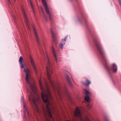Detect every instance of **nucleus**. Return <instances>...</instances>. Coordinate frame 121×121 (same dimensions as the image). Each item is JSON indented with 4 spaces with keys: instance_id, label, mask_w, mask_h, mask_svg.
Returning <instances> with one entry per match:
<instances>
[{
    "instance_id": "f257e3e1",
    "label": "nucleus",
    "mask_w": 121,
    "mask_h": 121,
    "mask_svg": "<svg viewBox=\"0 0 121 121\" xmlns=\"http://www.w3.org/2000/svg\"><path fill=\"white\" fill-rule=\"evenodd\" d=\"M50 61H48V66L46 68L48 78L51 86L56 93L57 99L59 98L61 100L63 94H65L67 96H68L69 93L65 85H61L58 82H55L52 80L51 77V74L52 73V71Z\"/></svg>"
},
{
    "instance_id": "f03ea898",
    "label": "nucleus",
    "mask_w": 121,
    "mask_h": 121,
    "mask_svg": "<svg viewBox=\"0 0 121 121\" xmlns=\"http://www.w3.org/2000/svg\"><path fill=\"white\" fill-rule=\"evenodd\" d=\"M39 87L41 90V96L43 102L46 104V110L50 117L53 119L50 107H52L51 104L49 102V99L51 98V93L49 91L48 86L46 82H45V87H44L42 85L41 80L39 81Z\"/></svg>"
},
{
    "instance_id": "7ed1b4c3",
    "label": "nucleus",
    "mask_w": 121,
    "mask_h": 121,
    "mask_svg": "<svg viewBox=\"0 0 121 121\" xmlns=\"http://www.w3.org/2000/svg\"><path fill=\"white\" fill-rule=\"evenodd\" d=\"M24 71L26 73V82L29 85L30 90V95H28L29 100L30 102H33L35 110L38 112H39V110L36 102V101H38V98H35V96H34V98H31V96H32L33 93L34 94L35 93L34 90L36 89L35 85L34 83H31L30 82L29 79L28 74L27 70L26 69H24Z\"/></svg>"
},
{
    "instance_id": "20e7f679",
    "label": "nucleus",
    "mask_w": 121,
    "mask_h": 121,
    "mask_svg": "<svg viewBox=\"0 0 121 121\" xmlns=\"http://www.w3.org/2000/svg\"><path fill=\"white\" fill-rule=\"evenodd\" d=\"M105 69L107 71L109 74L111 75L113 72L116 73L117 71V67L115 63H113L111 65V67L107 61H103L102 62Z\"/></svg>"
},
{
    "instance_id": "39448f33",
    "label": "nucleus",
    "mask_w": 121,
    "mask_h": 121,
    "mask_svg": "<svg viewBox=\"0 0 121 121\" xmlns=\"http://www.w3.org/2000/svg\"><path fill=\"white\" fill-rule=\"evenodd\" d=\"M80 108L77 107L74 113V115L75 117L78 119L80 121H90L88 117L86 116H85L84 118L82 116L81 113Z\"/></svg>"
},
{
    "instance_id": "423d86ee",
    "label": "nucleus",
    "mask_w": 121,
    "mask_h": 121,
    "mask_svg": "<svg viewBox=\"0 0 121 121\" xmlns=\"http://www.w3.org/2000/svg\"><path fill=\"white\" fill-rule=\"evenodd\" d=\"M94 43L100 55L103 58L105 53L102 46L100 43L98 39L96 38H94Z\"/></svg>"
},
{
    "instance_id": "0eeeda50",
    "label": "nucleus",
    "mask_w": 121,
    "mask_h": 121,
    "mask_svg": "<svg viewBox=\"0 0 121 121\" xmlns=\"http://www.w3.org/2000/svg\"><path fill=\"white\" fill-rule=\"evenodd\" d=\"M21 9L22 13L23 16L24 20L27 29L30 30V25L28 21L26 14L23 8L22 7L21 8Z\"/></svg>"
},
{
    "instance_id": "6e6552de",
    "label": "nucleus",
    "mask_w": 121,
    "mask_h": 121,
    "mask_svg": "<svg viewBox=\"0 0 121 121\" xmlns=\"http://www.w3.org/2000/svg\"><path fill=\"white\" fill-rule=\"evenodd\" d=\"M42 2L44 6L45 10L48 14V15L49 17L50 20L51 21H52V17L50 13L48 5L46 3L45 0H42Z\"/></svg>"
},
{
    "instance_id": "1a4fd4ad",
    "label": "nucleus",
    "mask_w": 121,
    "mask_h": 121,
    "mask_svg": "<svg viewBox=\"0 0 121 121\" xmlns=\"http://www.w3.org/2000/svg\"><path fill=\"white\" fill-rule=\"evenodd\" d=\"M33 29L34 33L35 36L36 41L37 42L39 46V49H42V48L41 47H40V42L39 40V39L38 36V34L36 32V30L35 29V27L34 26H33Z\"/></svg>"
},
{
    "instance_id": "9d476101",
    "label": "nucleus",
    "mask_w": 121,
    "mask_h": 121,
    "mask_svg": "<svg viewBox=\"0 0 121 121\" xmlns=\"http://www.w3.org/2000/svg\"><path fill=\"white\" fill-rule=\"evenodd\" d=\"M22 103L23 105V107L25 108V111L27 113L28 117H30V115L28 111L27 108L26 107V106L24 98L23 96H22Z\"/></svg>"
},
{
    "instance_id": "9b49d317",
    "label": "nucleus",
    "mask_w": 121,
    "mask_h": 121,
    "mask_svg": "<svg viewBox=\"0 0 121 121\" xmlns=\"http://www.w3.org/2000/svg\"><path fill=\"white\" fill-rule=\"evenodd\" d=\"M51 33L54 42L55 43H57L56 36L52 29H51Z\"/></svg>"
},
{
    "instance_id": "f8f14e48",
    "label": "nucleus",
    "mask_w": 121,
    "mask_h": 121,
    "mask_svg": "<svg viewBox=\"0 0 121 121\" xmlns=\"http://www.w3.org/2000/svg\"><path fill=\"white\" fill-rule=\"evenodd\" d=\"M66 79L70 87H73V85L71 82L70 80L68 75H67L66 76Z\"/></svg>"
},
{
    "instance_id": "ddd939ff",
    "label": "nucleus",
    "mask_w": 121,
    "mask_h": 121,
    "mask_svg": "<svg viewBox=\"0 0 121 121\" xmlns=\"http://www.w3.org/2000/svg\"><path fill=\"white\" fill-rule=\"evenodd\" d=\"M82 19L83 20V21L84 23H85V25L87 27V23L86 20L85 18H82V19H81L79 18H78V21L80 22V23H83L82 21Z\"/></svg>"
},
{
    "instance_id": "4468645a",
    "label": "nucleus",
    "mask_w": 121,
    "mask_h": 121,
    "mask_svg": "<svg viewBox=\"0 0 121 121\" xmlns=\"http://www.w3.org/2000/svg\"><path fill=\"white\" fill-rule=\"evenodd\" d=\"M34 61H31V62L32 65V66L33 67V69L35 73H37V72L36 70V67L35 65Z\"/></svg>"
},
{
    "instance_id": "2eb2a0df",
    "label": "nucleus",
    "mask_w": 121,
    "mask_h": 121,
    "mask_svg": "<svg viewBox=\"0 0 121 121\" xmlns=\"http://www.w3.org/2000/svg\"><path fill=\"white\" fill-rule=\"evenodd\" d=\"M52 54L53 55L54 57L56 59V60H57V56L55 53V50L53 47H52Z\"/></svg>"
},
{
    "instance_id": "dca6fc26",
    "label": "nucleus",
    "mask_w": 121,
    "mask_h": 121,
    "mask_svg": "<svg viewBox=\"0 0 121 121\" xmlns=\"http://www.w3.org/2000/svg\"><path fill=\"white\" fill-rule=\"evenodd\" d=\"M28 1L30 3V6L33 12L34 13H35V11L33 4L31 0H28Z\"/></svg>"
},
{
    "instance_id": "f3484780",
    "label": "nucleus",
    "mask_w": 121,
    "mask_h": 121,
    "mask_svg": "<svg viewBox=\"0 0 121 121\" xmlns=\"http://www.w3.org/2000/svg\"><path fill=\"white\" fill-rule=\"evenodd\" d=\"M43 112L44 113V115L47 121H48V115L47 114L45 110L44 109V108H43Z\"/></svg>"
},
{
    "instance_id": "a211bd4d",
    "label": "nucleus",
    "mask_w": 121,
    "mask_h": 121,
    "mask_svg": "<svg viewBox=\"0 0 121 121\" xmlns=\"http://www.w3.org/2000/svg\"><path fill=\"white\" fill-rule=\"evenodd\" d=\"M86 81L87 82V83L84 82H82V83L83 84H84V85H87L88 86L89 84L90 83V81L88 79H86Z\"/></svg>"
},
{
    "instance_id": "6ab92c4d",
    "label": "nucleus",
    "mask_w": 121,
    "mask_h": 121,
    "mask_svg": "<svg viewBox=\"0 0 121 121\" xmlns=\"http://www.w3.org/2000/svg\"><path fill=\"white\" fill-rule=\"evenodd\" d=\"M41 11H42L43 13V15H44V17L45 18L46 20V21H48V18L47 17V16H46V15L44 14V12L43 11V9L41 7Z\"/></svg>"
},
{
    "instance_id": "aec40b11",
    "label": "nucleus",
    "mask_w": 121,
    "mask_h": 121,
    "mask_svg": "<svg viewBox=\"0 0 121 121\" xmlns=\"http://www.w3.org/2000/svg\"><path fill=\"white\" fill-rule=\"evenodd\" d=\"M90 97L88 96H86L85 98V100L87 102H89L90 100Z\"/></svg>"
},
{
    "instance_id": "412c9836",
    "label": "nucleus",
    "mask_w": 121,
    "mask_h": 121,
    "mask_svg": "<svg viewBox=\"0 0 121 121\" xmlns=\"http://www.w3.org/2000/svg\"><path fill=\"white\" fill-rule=\"evenodd\" d=\"M84 90V93L86 96L89 95L90 94L89 92L88 91L86 90L85 89Z\"/></svg>"
},
{
    "instance_id": "4be33fe9",
    "label": "nucleus",
    "mask_w": 121,
    "mask_h": 121,
    "mask_svg": "<svg viewBox=\"0 0 121 121\" xmlns=\"http://www.w3.org/2000/svg\"><path fill=\"white\" fill-rule=\"evenodd\" d=\"M23 61H19V62L21 68H24V67L23 64Z\"/></svg>"
},
{
    "instance_id": "5701e85b",
    "label": "nucleus",
    "mask_w": 121,
    "mask_h": 121,
    "mask_svg": "<svg viewBox=\"0 0 121 121\" xmlns=\"http://www.w3.org/2000/svg\"><path fill=\"white\" fill-rule=\"evenodd\" d=\"M62 42H61L59 44V47L60 48L62 49L63 48V46L64 45Z\"/></svg>"
},
{
    "instance_id": "b1692460",
    "label": "nucleus",
    "mask_w": 121,
    "mask_h": 121,
    "mask_svg": "<svg viewBox=\"0 0 121 121\" xmlns=\"http://www.w3.org/2000/svg\"><path fill=\"white\" fill-rule=\"evenodd\" d=\"M67 37H66L65 38V39H63L62 40V42L64 44H65V43Z\"/></svg>"
},
{
    "instance_id": "393cba45",
    "label": "nucleus",
    "mask_w": 121,
    "mask_h": 121,
    "mask_svg": "<svg viewBox=\"0 0 121 121\" xmlns=\"http://www.w3.org/2000/svg\"><path fill=\"white\" fill-rule=\"evenodd\" d=\"M45 58L46 59H47L48 60H49L48 59V57L47 55V52H45Z\"/></svg>"
},
{
    "instance_id": "a878e982",
    "label": "nucleus",
    "mask_w": 121,
    "mask_h": 121,
    "mask_svg": "<svg viewBox=\"0 0 121 121\" xmlns=\"http://www.w3.org/2000/svg\"><path fill=\"white\" fill-rule=\"evenodd\" d=\"M87 107L88 108H89V109H90L91 108V106L89 104H87Z\"/></svg>"
},
{
    "instance_id": "bb28decb",
    "label": "nucleus",
    "mask_w": 121,
    "mask_h": 121,
    "mask_svg": "<svg viewBox=\"0 0 121 121\" xmlns=\"http://www.w3.org/2000/svg\"><path fill=\"white\" fill-rule=\"evenodd\" d=\"M29 58L30 59V60H31V61L33 60L31 56L30 55H29Z\"/></svg>"
},
{
    "instance_id": "cd10ccee",
    "label": "nucleus",
    "mask_w": 121,
    "mask_h": 121,
    "mask_svg": "<svg viewBox=\"0 0 121 121\" xmlns=\"http://www.w3.org/2000/svg\"><path fill=\"white\" fill-rule=\"evenodd\" d=\"M23 57H22V56H21L20 57V59H19V61H22V60H23Z\"/></svg>"
},
{
    "instance_id": "c85d7f7f",
    "label": "nucleus",
    "mask_w": 121,
    "mask_h": 121,
    "mask_svg": "<svg viewBox=\"0 0 121 121\" xmlns=\"http://www.w3.org/2000/svg\"><path fill=\"white\" fill-rule=\"evenodd\" d=\"M9 4H11L9 0H7Z\"/></svg>"
},
{
    "instance_id": "c756f323",
    "label": "nucleus",
    "mask_w": 121,
    "mask_h": 121,
    "mask_svg": "<svg viewBox=\"0 0 121 121\" xmlns=\"http://www.w3.org/2000/svg\"><path fill=\"white\" fill-rule=\"evenodd\" d=\"M13 18L14 20V19H16V17L15 16H14L13 17Z\"/></svg>"
},
{
    "instance_id": "7c9ffc66",
    "label": "nucleus",
    "mask_w": 121,
    "mask_h": 121,
    "mask_svg": "<svg viewBox=\"0 0 121 121\" xmlns=\"http://www.w3.org/2000/svg\"><path fill=\"white\" fill-rule=\"evenodd\" d=\"M106 121H109L108 119H106Z\"/></svg>"
},
{
    "instance_id": "2f4dec72",
    "label": "nucleus",
    "mask_w": 121,
    "mask_h": 121,
    "mask_svg": "<svg viewBox=\"0 0 121 121\" xmlns=\"http://www.w3.org/2000/svg\"><path fill=\"white\" fill-rule=\"evenodd\" d=\"M14 0V1H16V0Z\"/></svg>"
},
{
    "instance_id": "473e14b6",
    "label": "nucleus",
    "mask_w": 121,
    "mask_h": 121,
    "mask_svg": "<svg viewBox=\"0 0 121 121\" xmlns=\"http://www.w3.org/2000/svg\"><path fill=\"white\" fill-rule=\"evenodd\" d=\"M24 117H25V115H24Z\"/></svg>"
}]
</instances>
